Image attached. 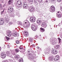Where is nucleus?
<instances>
[{
	"mask_svg": "<svg viewBox=\"0 0 62 62\" xmlns=\"http://www.w3.org/2000/svg\"><path fill=\"white\" fill-rule=\"evenodd\" d=\"M50 43H52V44L55 45L56 44H57V42L55 40H54L53 39H50Z\"/></svg>",
	"mask_w": 62,
	"mask_h": 62,
	"instance_id": "obj_1",
	"label": "nucleus"
},
{
	"mask_svg": "<svg viewBox=\"0 0 62 62\" xmlns=\"http://www.w3.org/2000/svg\"><path fill=\"white\" fill-rule=\"evenodd\" d=\"M17 6H18L19 7L21 8L22 7V2L20 0H18L17 2Z\"/></svg>",
	"mask_w": 62,
	"mask_h": 62,
	"instance_id": "obj_2",
	"label": "nucleus"
},
{
	"mask_svg": "<svg viewBox=\"0 0 62 62\" xmlns=\"http://www.w3.org/2000/svg\"><path fill=\"white\" fill-rule=\"evenodd\" d=\"M5 21L6 23H8L9 20V17L8 15H6L5 16Z\"/></svg>",
	"mask_w": 62,
	"mask_h": 62,
	"instance_id": "obj_3",
	"label": "nucleus"
},
{
	"mask_svg": "<svg viewBox=\"0 0 62 62\" xmlns=\"http://www.w3.org/2000/svg\"><path fill=\"white\" fill-rule=\"evenodd\" d=\"M44 53H45V54L48 55L50 53V51L48 50V48L44 50Z\"/></svg>",
	"mask_w": 62,
	"mask_h": 62,
	"instance_id": "obj_4",
	"label": "nucleus"
},
{
	"mask_svg": "<svg viewBox=\"0 0 62 62\" xmlns=\"http://www.w3.org/2000/svg\"><path fill=\"white\" fill-rule=\"evenodd\" d=\"M31 28L33 31H36L37 29L38 28V27L36 26L35 25H33L31 26Z\"/></svg>",
	"mask_w": 62,
	"mask_h": 62,
	"instance_id": "obj_5",
	"label": "nucleus"
},
{
	"mask_svg": "<svg viewBox=\"0 0 62 62\" xmlns=\"http://www.w3.org/2000/svg\"><path fill=\"white\" fill-rule=\"evenodd\" d=\"M50 9L51 11L52 12H54L55 9V8H54V7L53 6H51V7L50 8Z\"/></svg>",
	"mask_w": 62,
	"mask_h": 62,
	"instance_id": "obj_6",
	"label": "nucleus"
},
{
	"mask_svg": "<svg viewBox=\"0 0 62 62\" xmlns=\"http://www.w3.org/2000/svg\"><path fill=\"white\" fill-rule=\"evenodd\" d=\"M36 17H31L30 19V21L33 23L36 21Z\"/></svg>",
	"mask_w": 62,
	"mask_h": 62,
	"instance_id": "obj_7",
	"label": "nucleus"
},
{
	"mask_svg": "<svg viewBox=\"0 0 62 62\" xmlns=\"http://www.w3.org/2000/svg\"><path fill=\"white\" fill-rule=\"evenodd\" d=\"M1 57L2 58H5L6 56V54L4 53H2L1 55Z\"/></svg>",
	"mask_w": 62,
	"mask_h": 62,
	"instance_id": "obj_8",
	"label": "nucleus"
},
{
	"mask_svg": "<svg viewBox=\"0 0 62 62\" xmlns=\"http://www.w3.org/2000/svg\"><path fill=\"white\" fill-rule=\"evenodd\" d=\"M51 52L54 54H56L57 53V50H56L53 49L52 50Z\"/></svg>",
	"mask_w": 62,
	"mask_h": 62,
	"instance_id": "obj_9",
	"label": "nucleus"
},
{
	"mask_svg": "<svg viewBox=\"0 0 62 62\" xmlns=\"http://www.w3.org/2000/svg\"><path fill=\"white\" fill-rule=\"evenodd\" d=\"M12 52V51H10V52H7L6 53L7 55L8 56H10V55L11 54Z\"/></svg>",
	"mask_w": 62,
	"mask_h": 62,
	"instance_id": "obj_10",
	"label": "nucleus"
},
{
	"mask_svg": "<svg viewBox=\"0 0 62 62\" xmlns=\"http://www.w3.org/2000/svg\"><path fill=\"white\" fill-rule=\"evenodd\" d=\"M41 26L45 28L47 27V24L44 22H43L42 23Z\"/></svg>",
	"mask_w": 62,
	"mask_h": 62,
	"instance_id": "obj_11",
	"label": "nucleus"
},
{
	"mask_svg": "<svg viewBox=\"0 0 62 62\" xmlns=\"http://www.w3.org/2000/svg\"><path fill=\"white\" fill-rule=\"evenodd\" d=\"M29 10L30 11H33V10H34V9L33 7H31L29 8Z\"/></svg>",
	"mask_w": 62,
	"mask_h": 62,
	"instance_id": "obj_12",
	"label": "nucleus"
},
{
	"mask_svg": "<svg viewBox=\"0 0 62 62\" xmlns=\"http://www.w3.org/2000/svg\"><path fill=\"white\" fill-rule=\"evenodd\" d=\"M4 23V20L3 19H0V25H2Z\"/></svg>",
	"mask_w": 62,
	"mask_h": 62,
	"instance_id": "obj_13",
	"label": "nucleus"
},
{
	"mask_svg": "<svg viewBox=\"0 0 62 62\" xmlns=\"http://www.w3.org/2000/svg\"><path fill=\"white\" fill-rule=\"evenodd\" d=\"M19 48L20 50H22L20 51V52L21 53H24V52H25V49H23V47H19Z\"/></svg>",
	"mask_w": 62,
	"mask_h": 62,
	"instance_id": "obj_14",
	"label": "nucleus"
},
{
	"mask_svg": "<svg viewBox=\"0 0 62 62\" xmlns=\"http://www.w3.org/2000/svg\"><path fill=\"white\" fill-rule=\"evenodd\" d=\"M33 39L31 38H30L29 39V41L31 44H32V42H33Z\"/></svg>",
	"mask_w": 62,
	"mask_h": 62,
	"instance_id": "obj_15",
	"label": "nucleus"
},
{
	"mask_svg": "<svg viewBox=\"0 0 62 62\" xmlns=\"http://www.w3.org/2000/svg\"><path fill=\"white\" fill-rule=\"evenodd\" d=\"M13 2V0H9L8 2L9 5H10Z\"/></svg>",
	"mask_w": 62,
	"mask_h": 62,
	"instance_id": "obj_16",
	"label": "nucleus"
},
{
	"mask_svg": "<svg viewBox=\"0 0 62 62\" xmlns=\"http://www.w3.org/2000/svg\"><path fill=\"white\" fill-rule=\"evenodd\" d=\"M28 58L30 60H34V58L32 57L31 56H29Z\"/></svg>",
	"mask_w": 62,
	"mask_h": 62,
	"instance_id": "obj_17",
	"label": "nucleus"
},
{
	"mask_svg": "<svg viewBox=\"0 0 62 62\" xmlns=\"http://www.w3.org/2000/svg\"><path fill=\"white\" fill-rule=\"evenodd\" d=\"M12 35L14 37H16L17 36V33L15 32L13 33Z\"/></svg>",
	"mask_w": 62,
	"mask_h": 62,
	"instance_id": "obj_18",
	"label": "nucleus"
},
{
	"mask_svg": "<svg viewBox=\"0 0 62 62\" xmlns=\"http://www.w3.org/2000/svg\"><path fill=\"white\" fill-rule=\"evenodd\" d=\"M37 23L40 24L41 23V21L40 20H37Z\"/></svg>",
	"mask_w": 62,
	"mask_h": 62,
	"instance_id": "obj_19",
	"label": "nucleus"
},
{
	"mask_svg": "<svg viewBox=\"0 0 62 62\" xmlns=\"http://www.w3.org/2000/svg\"><path fill=\"white\" fill-rule=\"evenodd\" d=\"M58 18H61V14H58L57 13L56 14Z\"/></svg>",
	"mask_w": 62,
	"mask_h": 62,
	"instance_id": "obj_20",
	"label": "nucleus"
},
{
	"mask_svg": "<svg viewBox=\"0 0 62 62\" xmlns=\"http://www.w3.org/2000/svg\"><path fill=\"white\" fill-rule=\"evenodd\" d=\"M12 10H14L13 8H12L11 7H10L8 8V11H11Z\"/></svg>",
	"mask_w": 62,
	"mask_h": 62,
	"instance_id": "obj_21",
	"label": "nucleus"
},
{
	"mask_svg": "<svg viewBox=\"0 0 62 62\" xmlns=\"http://www.w3.org/2000/svg\"><path fill=\"white\" fill-rule=\"evenodd\" d=\"M7 35L8 37H10L11 35V33L8 32L7 33Z\"/></svg>",
	"mask_w": 62,
	"mask_h": 62,
	"instance_id": "obj_22",
	"label": "nucleus"
},
{
	"mask_svg": "<svg viewBox=\"0 0 62 62\" xmlns=\"http://www.w3.org/2000/svg\"><path fill=\"white\" fill-rule=\"evenodd\" d=\"M15 58L16 59H18L20 58V57H19V55H16L15 56Z\"/></svg>",
	"mask_w": 62,
	"mask_h": 62,
	"instance_id": "obj_23",
	"label": "nucleus"
},
{
	"mask_svg": "<svg viewBox=\"0 0 62 62\" xmlns=\"http://www.w3.org/2000/svg\"><path fill=\"white\" fill-rule=\"evenodd\" d=\"M8 12L9 14H13V10L9 11H8Z\"/></svg>",
	"mask_w": 62,
	"mask_h": 62,
	"instance_id": "obj_24",
	"label": "nucleus"
},
{
	"mask_svg": "<svg viewBox=\"0 0 62 62\" xmlns=\"http://www.w3.org/2000/svg\"><path fill=\"white\" fill-rule=\"evenodd\" d=\"M40 31L41 32H44V31H45V30L41 28H40Z\"/></svg>",
	"mask_w": 62,
	"mask_h": 62,
	"instance_id": "obj_25",
	"label": "nucleus"
},
{
	"mask_svg": "<svg viewBox=\"0 0 62 62\" xmlns=\"http://www.w3.org/2000/svg\"><path fill=\"white\" fill-rule=\"evenodd\" d=\"M49 35L51 36V37H53L54 36V33L53 32H51L49 34Z\"/></svg>",
	"mask_w": 62,
	"mask_h": 62,
	"instance_id": "obj_26",
	"label": "nucleus"
},
{
	"mask_svg": "<svg viewBox=\"0 0 62 62\" xmlns=\"http://www.w3.org/2000/svg\"><path fill=\"white\" fill-rule=\"evenodd\" d=\"M24 34L26 37L28 36V35H29L28 34V32H25Z\"/></svg>",
	"mask_w": 62,
	"mask_h": 62,
	"instance_id": "obj_27",
	"label": "nucleus"
},
{
	"mask_svg": "<svg viewBox=\"0 0 62 62\" xmlns=\"http://www.w3.org/2000/svg\"><path fill=\"white\" fill-rule=\"evenodd\" d=\"M28 24H26V28H27L28 27H29V25H30V24H29V22H28Z\"/></svg>",
	"mask_w": 62,
	"mask_h": 62,
	"instance_id": "obj_28",
	"label": "nucleus"
},
{
	"mask_svg": "<svg viewBox=\"0 0 62 62\" xmlns=\"http://www.w3.org/2000/svg\"><path fill=\"white\" fill-rule=\"evenodd\" d=\"M23 7L24 8L26 9L27 8H28V5H26V6H23Z\"/></svg>",
	"mask_w": 62,
	"mask_h": 62,
	"instance_id": "obj_29",
	"label": "nucleus"
},
{
	"mask_svg": "<svg viewBox=\"0 0 62 62\" xmlns=\"http://www.w3.org/2000/svg\"><path fill=\"white\" fill-rule=\"evenodd\" d=\"M56 58H57L58 60L59 59V56L58 55H57L55 57Z\"/></svg>",
	"mask_w": 62,
	"mask_h": 62,
	"instance_id": "obj_30",
	"label": "nucleus"
},
{
	"mask_svg": "<svg viewBox=\"0 0 62 62\" xmlns=\"http://www.w3.org/2000/svg\"><path fill=\"white\" fill-rule=\"evenodd\" d=\"M5 38H6V40H9L10 39H9V38L8 37H7L6 36L5 37Z\"/></svg>",
	"mask_w": 62,
	"mask_h": 62,
	"instance_id": "obj_31",
	"label": "nucleus"
},
{
	"mask_svg": "<svg viewBox=\"0 0 62 62\" xmlns=\"http://www.w3.org/2000/svg\"><path fill=\"white\" fill-rule=\"evenodd\" d=\"M58 39L59 40V43H60V42H61V39H60V38H58Z\"/></svg>",
	"mask_w": 62,
	"mask_h": 62,
	"instance_id": "obj_32",
	"label": "nucleus"
},
{
	"mask_svg": "<svg viewBox=\"0 0 62 62\" xmlns=\"http://www.w3.org/2000/svg\"><path fill=\"white\" fill-rule=\"evenodd\" d=\"M48 59L49 60L51 61H52L53 60V59H52V58L51 57H49L48 58Z\"/></svg>",
	"mask_w": 62,
	"mask_h": 62,
	"instance_id": "obj_33",
	"label": "nucleus"
},
{
	"mask_svg": "<svg viewBox=\"0 0 62 62\" xmlns=\"http://www.w3.org/2000/svg\"><path fill=\"white\" fill-rule=\"evenodd\" d=\"M15 51L16 53H18L19 52V50L18 49H16L15 50Z\"/></svg>",
	"mask_w": 62,
	"mask_h": 62,
	"instance_id": "obj_34",
	"label": "nucleus"
},
{
	"mask_svg": "<svg viewBox=\"0 0 62 62\" xmlns=\"http://www.w3.org/2000/svg\"><path fill=\"white\" fill-rule=\"evenodd\" d=\"M9 16H11V17H14V15L12 14H10Z\"/></svg>",
	"mask_w": 62,
	"mask_h": 62,
	"instance_id": "obj_35",
	"label": "nucleus"
},
{
	"mask_svg": "<svg viewBox=\"0 0 62 62\" xmlns=\"http://www.w3.org/2000/svg\"><path fill=\"white\" fill-rule=\"evenodd\" d=\"M19 62H23V60L22 59H20L19 60Z\"/></svg>",
	"mask_w": 62,
	"mask_h": 62,
	"instance_id": "obj_36",
	"label": "nucleus"
},
{
	"mask_svg": "<svg viewBox=\"0 0 62 62\" xmlns=\"http://www.w3.org/2000/svg\"><path fill=\"white\" fill-rule=\"evenodd\" d=\"M16 15H17V16H18L19 17H20V14H19V12H18L16 14Z\"/></svg>",
	"mask_w": 62,
	"mask_h": 62,
	"instance_id": "obj_37",
	"label": "nucleus"
},
{
	"mask_svg": "<svg viewBox=\"0 0 62 62\" xmlns=\"http://www.w3.org/2000/svg\"><path fill=\"white\" fill-rule=\"evenodd\" d=\"M11 54H15V51H12Z\"/></svg>",
	"mask_w": 62,
	"mask_h": 62,
	"instance_id": "obj_38",
	"label": "nucleus"
},
{
	"mask_svg": "<svg viewBox=\"0 0 62 62\" xmlns=\"http://www.w3.org/2000/svg\"><path fill=\"white\" fill-rule=\"evenodd\" d=\"M60 37H61V39H62V33H61H61H60Z\"/></svg>",
	"mask_w": 62,
	"mask_h": 62,
	"instance_id": "obj_39",
	"label": "nucleus"
},
{
	"mask_svg": "<svg viewBox=\"0 0 62 62\" xmlns=\"http://www.w3.org/2000/svg\"><path fill=\"white\" fill-rule=\"evenodd\" d=\"M29 2L31 3V2H32L33 1V0H28Z\"/></svg>",
	"mask_w": 62,
	"mask_h": 62,
	"instance_id": "obj_40",
	"label": "nucleus"
},
{
	"mask_svg": "<svg viewBox=\"0 0 62 62\" xmlns=\"http://www.w3.org/2000/svg\"><path fill=\"white\" fill-rule=\"evenodd\" d=\"M16 43H17V44H19V43H20V42H19L18 40H16Z\"/></svg>",
	"mask_w": 62,
	"mask_h": 62,
	"instance_id": "obj_41",
	"label": "nucleus"
},
{
	"mask_svg": "<svg viewBox=\"0 0 62 62\" xmlns=\"http://www.w3.org/2000/svg\"><path fill=\"white\" fill-rule=\"evenodd\" d=\"M9 62H13V60H9Z\"/></svg>",
	"mask_w": 62,
	"mask_h": 62,
	"instance_id": "obj_42",
	"label": "nucleus"
},
{
	"mask_svg": "<svg viewBox=\"0 0 62 62\" xmlns=\"http://www.w3.org/2000/svg\"><path fill=\"white\" fill-rule=\"evenodd\" d=\"M54 60V61H57V60H58L57 59V58H55Z\"/></svg>",
	"mask_w": 62,
	"mask_h": 62,
	"instance_id": "obj_43",
	"label": "nucleus"
},
{
	"mask_svg": "<svg viewBox=\"0 0 62 62\" xmlns=\"http://www.w3.org/2000/svg\"><path fill=\"white\" fill-rule=\"evenodd\" d=\"M34 4H35V5H38V3L37 2V1L35 2Z\"/></svg>",
	"mask_w": 62,
	"mask_h": 62,
	"instance_id": "obj_44",
	"label": "nucleus"
},
{
	"mask_svg": "<svg viewBox=\"0 0 62 62\" xmlns=\"http://www.w3.org/2000/svg\"><path fill=\"white\" fill-rule=\"evenodd\" d=\"M23 4L26 5V4H27V3L26 2H24Z\"/></svg>",
	"mask_w": 62,
	"mask_h": 62,
	"instance_id": "obj_45",
	"label": "nucleus"
},
{
	"mask_svg": "<svg viewBox=\"0 0 62 62\" xmlns=\"http://www.w3.org/2000/svg\"><path fill=\"white\" fill-rule=\"evenodd\" d=\"M38 38L39 39H40V38H41V35H39V36Z\"/></svg>",
	"mask_w": 62,
	"mask_h": 62,
	"instance_id": "obj_46",
	"label": "nucleus"
},
{
	"mask_svg": "<svg viewBox=\"0 0 62 62\" xmlns=\"http://www.w3.org/2000/svg\"><path fill=\"white\" fill-rule=\"evenodd\" d=\"M27 5H28V4H23V7L26 6H27Z\"/></svg>",
	"mask_w": 62,
	"mask_h": 62,
	"instance_id": "obj_47",
	"label": "nucleus"
},
{
	"mask_svg": "<svg viewBox=\"0 0 62 62\" xmlns=\"http://www.w3.org/2000/svg\"><path fill=\"white\" fill-rule=\"evenodd\" d=\"M60 33H62V29H61L60 30Z\"/></svg>",
	"mask_w": 62,
	"mask_h": 62,
	"instance_id": "obj_48",
	"label": "nucleus"
},
{
	"mask_svg": "<svg viewBox=\"0 0 62 62\" xmlns=\"http://www.w3.org/2000/svg\"><path fill=\"white\" fill-rule=\"evenodd\" d=\"M56 46H57V47L58 48H59V47L60 46V45H57Z\"/></svg>",
	"mask_w": 62,
	"mask_h": 62,
	"instance_id": "obj_49",
	"label": "nucleus"
},
{
	"mask_svg": "<svg viewBox=\"0 0 62 62\" xmlns=\"http://www.w3.org/2000/svg\"><path fill=\"white\" fill-rule=\"evenodd\" d=\"M37 52L38 54H40V52H39V51H38Z\"/></svg>",
	"mask_w": 62,
	"mask_h": 62,
	"instance_id": "obj_50",
	"label": "nucleus"
},
{
	"mask_svg": "<svg viewBox=\"0 0 62 62\" xmlns=\"http://www.w3.org/2000/svg\"><path fill=\"white\" fill-rule=\"evenodd\" d=\"M24 55H27V53H24Z\"/></svg>",
	"mask_w": 62,
	"mask_h": 62,
	"instance_id": "obj_51",
	"label": "nucleus"
},
{
	"mask_svg": "<svg viewBox=\"0 0 62 62\" xmlns=\"http://www.w3.org/2000/svg\"><path fill=\"white\" fill-rule=\"evenodd\" d=\"M4 10H3V11H2L1 12V14H3V13L4 12Z\"/></svg>",
	"mask_w": 62,
	"mask_h": 62,
	"instance_id": "obj_52",
	"label": "nucleus"
},
{
	"mask_svg": "<svg viewBox=\"0 0 62 62\" xmlns=\"http://www.w3.org/2000/svg\"><path fill=\"white\" fill-rule=\"evenodd\" d=\"M13 22H16V20L14 19H13Z\"/></svg>",
	"mask_w": 62,
	"mask_h": 62,
	"instance_id": "obj_53",
	"label": "nucleus"
},
{
	"mask_svg": "<svg viewBox=\"0 0 62 62\" xmlns=\"http://www.w3.org/2000/svg\"><path fill=\"white\" fill-rule=\"evenodd\" d=\"M42 1V0H38V2H41Z\"/></svg>",
	"mask_w": 62,
	"mask_h": 62,
	"instance_id": "obj_54",
	"label": "nucleus"
},
{
	"mask_svg": "<svg viewBox=\"0 0 62 62\" xmlns=\"http://www.w3.org/2000/svg\"><path fill=\"white\" fill-rule=\"evenodd\" d=\"M25 28H26V24H25V25L23 26Z\"/></svg>",
	"mask_w": 62,
	"mask_h": 62,
	"instance_id": "obj_55",
	"label": "nucleus"
},
{
	"mask_svg": "<svg viewBox=\"0 0 62 62\" xmlns=\"http://www.w3.org/2000/svg\"><path fill=\"white\" fill-rule=\"evenodd\" d=\"M55 49H58V47H57V46H55Z\"/></svg>",
	"mask_w": 62,
	"mask_h": 62,
	"instance_id": "obj_56",
	"label": "nucleus"
},
{
	"mask_svg": "<svg viewBox=\"0 0 62 62\" xmlns=\"http://www.w3.org/2000/svg\"><path fill=\"white\" fill-rule=\"evenodd\" d=\"M7 47H8V48H9V45H7Z\"/></svg>",
	"mask_w": 62,
	"mask_h": 62,
	"instance_id": "obj_57",
	"label": "nucleus"
},
{
	"mask_svg": "<svg viewBox=\"0 0 62 62\" xmlns=\"http://www.w3.org/2000/svg\"><path fill=\"white\" fill-rule=\"evenodd\" d=\"M29 52H31V53H33V51H31L30 50V51H28Z\"/></svg>",
	"mask_w": 62,
	"mask_h": 62,
	"instance_id": "obj_58",
	"label": "nucleus"
},
{
	"mask_svg": "<svg viewBox=\"0 0 62 62\" xmlns=\"http://www.w3.org/2000/svg\"><path fill=\"white\" fill-rule=\"evenodd\" d=\"M2 5L1 4H0V8H2Z\"/></svg>",
	"mask_w": 62,
	"mask_h": 62,
	"instance_id": "obj_59",
	"label": "nucleus"
},
{
	"mask_svg": "<svg viewBox=\"0 0 62 62\" xmlns=\"http://www.w3.org/2000/svg\"><path fill=\"white\" fill-rule=\"evenodd\" d=\"M61 23H60L59 24H58V26H60L61 25Z\"/></svg>",
	"mask_w": 62,
	"mask_h": 62,
	"instance_id": "obj_60",
	"label": "nucleus"
},
{
	"mask_svg": "<svg viewBox=\"0 0 62 62\" xmlns=\"http://www.w3.org/2000/svg\"><path fill=\"white\" fill-rule=\"evenodd\" d=\"M6 5L5 4H4V5H3V7H5V6H6Z\"/></svg>",
	"mask_w": 62,
	"mask_h": 62,
	"instance_id": "obj_61",
	"label": "nucleus"
},
{
	"mask_svg": "<svg viewBox=\"0 0 62 62\" xmlns=\"http://www.w3.org/2000/svg\"><path fill=\"white\" fill-rule=\"evenodd\" d=\"M46 3H48V0H46Z\"/></svg>",
	"mask_w": 62,
	"mask_h": 62,
	"instance_id": "obj_62",
	"label": "nucleus"
},
{
	"mask_svg": "<svg viewBox=\"0 0 62 62\" xmlns=\"http://www.w3.org/2000/svg\"><path fill=\"white\" fill-rule=\"evenodd\" d=\"M58 1V2H60V1H61V0H57Z\"/></svg>",
	"mask_w": 62,
	"mask_h": 62,
	"instance_id": "obj_63",
	"label": "nucleus"
},
{
	"mask_svg": "<svg viewBox=\"0 0 62 62\" xmlns=\"http://www.w3.org/2000/svg\"><path fill=\"white\" fill-rule=\"evenodd\" d=\"M34 0V2H37V1H38L37 0Z\"/></svg>",
	"mask_w": 62,
	"mask_h": 62,
	"instance_id": "obj_64",
	"label": "nucleus"
}]
</instances>
